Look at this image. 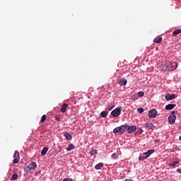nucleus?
<instances>
[{
    "label": "nucleus",
    "instance_id": "nucleus-1",
    "mask_svg": "<svg viewBox=\"0 0 181 181\" xmlns=\"http://www.w3.org/2000/svg\"><path fill=\"white\" fill-rule=\"evenodd\" d=\"M165 70L168 71H173L175 69H177V63L172 61H168L165 63Z\"/></svg>",
    "mask_w": 181,
    "mask_h": 181
},
{
    "label": "nucleus",
    "instance_id": "nucleus-2",
    "mask_svg": "<svg viewBox=\"0 0 181 181\" xmlns=\"http://www.w3.org/2000/svg\"><path fill=\"white\" fill-rule=\"evenodd\" d=\"M121 111H122V107H117L112 111L111 115L115 117V118H117V117H119V115H121Z\"/></svg>",
    "mask_w": 181,
    "mask_h": 181
},
{
    "label": "nucleus",
    "instance_id": "nucleus-3",
    "mask_svg": "<svg viewBox=\"0 0 181 181\" xmlns=\"http://www.w3.org/2000/svg\"><path fill=\"white\" fill-rule=\"evenodd\" d=\"M13 158H14L13 160V165L19 163V159H21V157L19 156V151H15Z\"/></svg>",
    "mask_w": 181,
    "mask_h": 181
},
{
    "label": "nucleus",
    "instance_id": "nucleus-4",
    "mask_svg": "<svg viewBox=\"0 0 181 181\" xmlns=\"http://www.w3.org/2000/svg\"><path fill=\"white\" fill-rule=\"evenodd\" d=\"M157 116H158V110H156V109L151 110L148 112L149 118H156Z\"/></svg>",
    "mask_w": 181,
    "mask_h": 181
},
{
    "label": "nucleus",
    "instance_id": "nucleus-5",
    "mask_svg": "<svg viewBox=\"0 0 181 181\" xmlns=\"http://www.w3.org/2000/svg\"><path fill=\"white\" fill-rule=\"evenodd\" d=\"M135 131H136V126L127 125V132H128V134H133V132H135Z\"/></svg>",
    "mask_w": 181,
    "mask_h": 181
},
{
    "label": "nucleus",
    "instance_id": "nucleus-6",
    "mask_svg": "<svg viewBox=\"0 0 181 181\" xmlns=\"http://www.w3.org/2000/svg\"><path fill=\"white\" fill-rule=\"evenodd\" d=\"M120 128V134H124L127 131H128V124H122L119 126Z\"/></svg>",
    "mask_w": 181,
    "mask_h": 181
},
{
    "label": "nucleus",
    "instance_id": "nucleus-7",
    "mask_svg": "<svg viewBox=\"0 0 181 181\" xmlns=\"http://www.w3.org/2000/svg\"><path fill=\"white\" fill-rule=\"evenodd\" d=\"M175 98H176V95L175 94H167L165 95L166 101H172V100H175Z\"/></svg>",
    "mask_w": 181,
    "mask_h": 181
},
{
    "label": "nucleus",
    "instance_id": "nucleus-8",
    "mask_svg": "<svg viewBox=\"0 0 181 181\" xmlns=\"http://www.w3.org/2000/svg\"><path fill=\"white\" fill-rule=\"evenodd\" d=\"M168 121L170 124H175V122L176 121V115H173L169 116Z\"/></svg>",
    "mask_w": 181,
    "mask_h": 181
},
{
    "label": "nucleus",
    "instance_id": "nucleus-9",
    "mask_svg": "<svg viewBox=\"0 0 181 181\" xmlns=\"http://www.w3.org/2000/svg\"><path fill=\"white\" fill-rule=\"evenodd\" d=\"M144 127L145 128H148V129H155V126L152 123H146Z\"/></svg>",
    "mask_w": 181,
    "mask_h": 181
},
{
    "label": "nucleus",
    "instance_id": "nucleus-10",
    "mask_svg": "<svg viewBox=\"0 0 181 181\" xmlns=\"http://www.w3.org/2000/svg\"><path fill=\"white\" fill-rule=\"evenodd\" d=\"M36 163L35 162H33L31 163H30V165H28V169H30V170H33L35 169H36Z\"/></svg>",
    "mask_w": 181,
    "mask_h": 181
},
{
    "label": "nucleus",
    "instance_id": "nucleus-11",
    "mask_svg": "<svg viewBox=\"0 0 181 181\" xmlns=\"http://www.w3.org/2000/svg\"><path fill=\"white\" fill-rule=\"evenodd\" d=\"M68 107H69V105H67L66 103H64L60 110L61 112H66Z\"/></svg>",
    "mask_w": 181,
    "mask_h": 181
},
{
    "label": "nucleus",
    "instance_id": "nucleus-12",
    "mask_svg": "<svg viewBox=\"0 0 181 181\" xmlns=\"http://www.w3.org/2000/svg\"><path fill=\"white\" fill-rule=\"evenodd\" d=\"M155 153V150H149L146 153H144L143 155H145L146 157L148 158L152 153Z\"/></svg>",
    "mask_w": 181,
    "mask_h": 181
},
{
    "label": "nucleus",
    "instance_id": "nucleus-13",
    "mask_svg": "<svg viewBox=\"0 0 181 181\" xmlns=\"http://www.w3.org/2000/svg\"><path fill=\"white\" fill-rule=\"evenodd\" d=\"M175 107H176V105H175V104H169V105H167L165 106V110L169 111L170 110H173V108H175Z\"/></svg>",
    "mask_w": 181,
    "mask_h": 181
},
{
    "label": "nucleus",
    "instance_id": "nucleus-14",
    "mask_svg": "<svg viewBox=\"0 0 181 181\" xmlns=\"http://www.w3.org/2000/svg\"><path fill=\"white\" fill-rule=\"evenodd\" d=\"M64 136H65L66 141H71L73 136L69 133V132H66L64 134Z\"/></svg>",
    "mask_w": 181,
    "mask_h": 181
},
{
    "label": "nucleus",
    "instance_id": "nucleus-15",
    "mask_svg": "<svg viewBox=\"0 0 181 181\" xmlns=\"http://www.w3.org/2000/svg\"><path fill=\"white\" fill-rule=\"evenodd\" d=\"M153 42H155V43H160L162 42V36L161 35H158L157 36L154 40Z\"/></svg>",
    "mask_w": 181,
    "mask_h": 181
},
{
    "label": "nucleus",
    "instance_id": "nucleus-16",
    "mask_svg": "<svg viewBox=\"0 0 181 181\" xmlns=\"http://www.w3.org/2000/svg\"><path fill=\"white\" fill-rule=\"evenodd\" d=\"M127 81L125 78H122L119 81L120 86H127Z\"/></svg>",
    "mask_w": 181,
    "mask_h": 181
},
{
    "label": "nucleus",
    "instance_id": "nucleus-17",
    "mask_svg": "<svg viewBox=\"0 0 181 181\" xmlns=\"http://www.w3.org/2000/svg\"><path fill=\"white\" fill-rule=\"evenodd\" d=\"M47 151H49V148L44 147L41 151V156H45V155H46V153H47Z\"/></svg>",
    "mask_w": 181,
    "mask_h": 181
},
{
    "label": "nucleus",
    "instance_id": "nucleus-18",
    "mask_svg": "<svg viewBox=\"0 0 181 181\" xmlns=\"http://www.w3.org/2000/svg\"><path fill=\"white\" fill-rule=\"evenodd\" d=\"M103 167H104V163H100L95 165V169H96V170H98L101 169V168H103Z\"/></svg>",
    "mask_w": 181,
    "mask_h": 181
},
{
    "label": "nucleus",
    "instance_id": "nucleus-19",
    "mask_svg": "<svg viewBox=\"0 0 181 181\" xmlns=\"http://www.w3.org/2000/svg\"><path fill=\"white\" fill-rule=\"evenodd\" d=\"M76 146H74L73 144H69V146L66 148V151L68 152H70V151H73V149H75Z\"/></svg>",
    "mask_w": 181,
    "mask_h": 181
},
{
    "label": "nucleus",
    "instance_id": "nucleus-20",
    "mask_svg": "<svg viewBox=\"0 0 181 181\" xmlns=\"http://www.w3.org/2000/svg\"><path fill=\"white\" fill-rule=\"evenodd\" d=\"M179 33H181V29L180 28H178V29L174 30L173 32V36H177V35H179Z\"/></svg>",
    "mask_w": 181,
    "mask_h": 181
},
{
    "label": "nucleus",
    "instance_id": "nucleus-21",
    "mask_svg": "<svg viewBox=\"0 0 181 181\" xmlns=\"http://www.w3.org/2000/svg\"><path fill=\"white\" fill-rule=\"evenodd\" d=\"M107 115H108V112L107 111H103L100 113V117H102V118H107Z\"/></svg>",
    "mask_w": 181,
    "mask_h": 181
},
{
    "label": "nucleus",
    "instance_id": "nucleus-22",
    "mask_svg": "<svg viewBox=\"0 0 181 181\" xmlns=\"http://www.w3.org/2000/svg\"><path fill=\"white\" fill-rule=\"evenodd\" d=\"M47 117L46 116V115H42V117H41L40 119V122L41 124H43V122H45V121H46Z\"/></svg>",
    "mask_w": 181,
    "mask_h": 181
},
{
    "label": "nucleus",
    "instance_id": "nucleus-23",
    "mask_svg": "<svg viewBox=\"0 0 181 181\" xmlns=\"http://www.w3.org/2000/svg\"><path fill=\"white\" fill-rule=\"evenodd\" d=\"M113 132L114 134H117V132H121V129L119 127H115L114 129H113Z\"/></svg>",
    "mask_w": 181,
    "mask_h": 181
},
{
    "label": "nucleus",
    "instance_id": "nucleus-24",
    "mask_svg": "<svg viewBox=\"0 0 181 181\" xmlns=\"http://www.w3.org/2000/svg\"><path fill=\"white\" fill-rule=\"evenodd\" d=\"M145 159H148V158L146 157V156H140L139 157V160H145Z\"/></svg>",
    "mask_w": 181,
    "mask_h": 181
},
{
    "label": "nucleus",
    "instance_id": "nucleus-25",
    "mask_svg": "<svg viewBox=\"0 0 181 181\" xmlns=\"http://www.w3.org/2000/svg\"><path fill=\"white\" fill-rule=\"evenodd\" d=\"M18 180V175L17 174H13L11 176V180Z\"/></svg>",
    "mask_w": 181,
    "mask_h": 181
},
{
    "label": "nucleus",
    "instance_id": "nucleus-26",
    "mask_svg": "<svg viewBox=\"0 0 181 181\" xmlns=\"http://www.w3.org/2000/svg\"><path fill=\"white\" fill-rule=\"evenodd\" d=\"M112 159H118V154L114 153L113 154H112Z\"/></svg>",
    "mask_w": 181,
    "mask_h": 181
},
{
    "label": "nucleus",
    "instance_id": "nucleus-27",
    "mask_svg": "<svg viewBox=\"0 0 181 181\" xmlns=\"http://www.w3.org/2000/svg\"><path fill=\"white\" fill-rule=\"evenodd\" d=\"M142 132H144V130H142V128H138L136 133L139 134V135H141L142 134Z\"/></svg>",
    "mask_w": 181,
    "mask_h": 181
},
{
    "label": "nucleus",
    "instance_id": "nucleus-28",
    "mask_svg": "<svg viewBox=\"0 0 181 181\" xmlns=\"http://www.w3.org/2000/svg\"><path fill=\"white\" fill-rule=\"evenodd\" d=\"M137 112H139V114H142V112H144V108L143 107L138 108Z\"/></svg>",
    "mask_w": 181,
    "mask_h": 181
},
{
    "label": "nucleus",
    "instance_id": "nucleus-29",
    "mask_svg": "<svg viewBox=\"0 0 181 181\" xmlns=\"http://www.w3.org/2000/svg\"><path fill=\"white\" fill-rule=\"evenodd\" d=\"M90 155H92V156H94V155H97V150H92L90 151Z\"/></svg>",
    "mask_w": 181,
    "mask_h": 181
},
{
    "label": "nucleus",
    "instance_id": "nucleus-30",
    "mask_svg": "<svg viewBox=\"0 0 181 181\" xmlns=\"http://www.w3.org/2000/svg\"><path fill=\"white\" fill-rule=\"evenodd\" d=\"M144 94L145 93L142 91H140V92L138 93L139 97H144Z\"/></svg>",
    "mask_w": 181,
    "mask_h": 181
},
{
    "label": "nucleus",
    "instance_id": "nucleus-31",
    "mask_svg": "<svg viewBox=\"0 0 181 181\" xmlns=\"http://www.w3.org/2000/svg\"><path fill=\"white\" fill-rule=\"evenodd\" d=\"M71 121H74V122H77V118L76 117H71Z\"/></svg>",
    "mask_w": 181,
    "mask_h": 181
},
{
    "label": "nucleus",
    "instance_id": "nucleus-32",
    "mask_svg": "<svg viewBox=\"0 0 181 181\" xmlns=\"http://www.w3.org/2000/svg\"><path fill=\"white\" fill-rule=\"evenodd\" d=\"M55 120H56V121H58L59 122H60L62 121V119H60V117L56 116V117H55Z\"/></svg>",
    "mask_w": 181,
    "mask_h": 181
},
{
    "label": "nucleus",
    "instance_id": "nucleus-33",
    "mask_svg": "<svg viewBox=\"0 0 181 181\" xmlns=\"http://www.w3.org/2000/svg\"><path fill=\"white\" fill-rule=\"evenodd\" d=\"M170 166H173V168H175L176 166V163L175 162L170 163Z\"/></svg>",
    "mask_w": 181,
    "mask_h": 181
},
{
    "label": "nucleus",
    "instance_id": "nucleus-34",
    "mask_svg": "<svg viewBox=\"0 0 181 181\" xmlns=\"http://www.w3.org/2000/svg\"><path fill=\"white\" fill-rule=\"evenodd\" d=\"M62 181H73V180L71 178H66L65 180H63Z\"/></svg>",
    "mask_w": 181,
    "mask_h": 181
},
{
    "label": "nucleus",
    "instance_id": "nucleus-35",
    "mask_svg": "<svg viewBox=\"0 0 181 181\" xmlns=\"http://www.w3.org/2000/svg\"><path fill=\"white\" fill-rule=\"evenodd\" d=\"M177 172H178L179 173L181 174V170H180V169L178 168V169L177 170Z\"/></svg>",
    "mask_w": 181,
    "mask_h": 181
},
{
    "label": "nucleus",
    "instance_id": "nucleus-36",
    "mask_svg": "<svg viewBox=\"0 0 181 181\" xmlns=\"http://www.w3.org/2000/svg\"><path fill=\"white\" fill-rule=\"evenodd\" d=\"M124 181H132L131 179H126Z\"/></svg>",
    "mask_w": 181,
    "mask_h": 181
},
{
    "label": "nucleus",
    "instance_id": "nucleus-37",
    "mask_svg": "<svg viewBox=\"0 0 181 181\" xmlns=\"http://www.w3.org/2000/svg\"><path fill=\"white\" fill-rule=\"evenodd\" d=\"M174 163H175V165L179 164V161H175V162H174Z\"/></svg>",
    "mask_w": 181,
    "mask_h": 181
},
{
    "label": "nucleus",
    "instance_id": "nucleus-38",
    "mask_svg": "<svg viewBox=\"0 0 181 181\" xmlns=\"http://www.w3.org/2000/svg\"><path fill=\"white\" fill-rule=\"evenodd\" d=\"M172 115H175V111L172 112Z\"/></svg>",
    "mask_w": 181,
    "mask_h": 181
},
{
    "label": "nucleus",
    "instance_id": "nucleus-39",
    "mask_svg": "<svg viewBox=\"0 0 181 181\" xmlns=\"http://www.w3.org/2000/svg\"><path fill=\"white\" fill-rule=\"evenodd\" d=\"M179 139H180V141H181V135L180 136Z\"/></svg>",
    "mask_w": 181,
    "mask_h": 181
}]
</instances>
